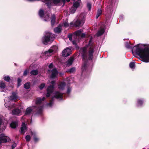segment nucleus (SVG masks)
Returning a JSON list of instances; mask_svg holds the SVG:
<instances>
[{
    "instance_id": "52",
    "label": "nucleus",
    "mask_w": 149,
    "mask_h": 149,
    "mask_svg": "<svg viewBox=\"0 0 149 149\" xmlns=\"http://www.w3.org/2000/svg\"><path fill=\"white\" fill-rule=\"evenodd\" d=\"M63 74H62L60 73V75H62Z\"/></svg>"
},
{
    "instance_id": "17",
    "label": "nucleus",
    "mask_w": 149,
    "mask_h": 149,
    "mask_svg": "<svg viewBox=\"0 0 149 149\" xmlns=\"http://www.w3.org/2000/svg\"><path fill=\"white\" fill-rule=\"evenodd\" d=\"M21 112V110L16 109H13L12 111V114L13 115H18Z\"/></svg>"
},
{
    "instance_id": "26",
    "label": "nucleus",
    "mask_w": 149,
    "mask_h": 149,
    "mask_svg": "<svg viewBox=\"0 0 149 149\" xmlns=\"http://www.w3.org/2000/svg\"><path fill=\"white\" fill-rule=\"evenodd\" d=\"M82 32V31L81 30H79L76 32L74 33V34L77 36H79L81 35Z\"/></svg>"
},
{
    "instance_id": "16",
    "label": "nucleus",
    "mask_w": 149,
    "mask_h": 149,
    "mask_svg": "<svg viewBox=\"0 0 149 149\" xmlns=\"http://www.w3.org/2000/svg\"><path fill=\"white\" fill-rule=\"evenodd\" d=\"M74 60L73 57H71L65 63V64L67 66H70L72 64Z\"/></svg>"
},
{
    "instance_id": "1",
    "label": "nucleus",
    "mask_w": 149,
    "mask_h": 149,
    "mask_svg": "<svg viewBox=\"0 0 149 149\" xmlns=\"http://www.w3.org/2000/svg\"><path fill=\"white\" fill-rule=\"evenodd\" d=\"M91 41L90 40L87 46L81 49L80 50V52L81 53L82 58L84 61V63L82 66V70L83 71L86 70V68L87 60H91L93 58L94 45L90 44Z\"/></svg>"
},
{
    "instance_id": "49",
    "label": "nucleus",
    "mask_w": 149,
    "mask_h": 149,
    "mask_svg": "<svg viewBox=\"0 0 149 149\" xmlns=\"http://www.w3.org/2000/svg\"><path fill=\"white\" fill-rule=\"evenodd\" d=\"M75 10H71V11L70 12L71 14H72L73 13H75Z\"/></svg>"
},
{
    "instance_id": "13",
    "label": "nucleus",
    "mask_w": 149,
    "mask_h": 149,
    "mask_svg": "<svg viewBox=\"0 0 149 149\" xmlns=\"http://www.w3.org/2000/svg\"><path fill=\"white\" fill-rule=\"evenodd\" d=\"M9 140V138L3 134L0 135V144L2 143H6Z\"/></svg>"
},
{
    "instance_id": "27",
    "label": "nucleus",
    "mask_w": 149,
    "mask_h": 149,
    "mask_svg": "<svg viewBox=\"0 0 149 149\" xmlns=\"http://www.w3.org/2000/svg\"><path fill=\"white\" fill-rule=\"evenodd\" d=\"M30 83L29 82L26 83L24 84V88L26 89H29L30 87Z\"/></svg>"
},
{
    "instance_id": "47",
    "label": "nucleus",
    "mask_w": 149,
    "mask_h": 149,
    "mask_svg": "<svg viewBox=\"0 0 149 149\" xmlns=\"http://www.w3.org/2000/svg\"><path fill=\"white\" fill-rule=\"evenodd\" d=\"M81 38H84L85 37V33H83L82 34H81Z\"/></svg>"
},
{
    "instance_id": "46",
    "label": "nucleus",
    "mask_w": 149,
    "mask_h": 149,
    "mask_svg": "<svg viewBox=\"0 0 149 149\" xmlns=\"http://www.w3.org/2000/svg\"><path fill=\"white\" fill-rule=\"evenodd\" d=\"M3 117L1 115L0 116V125L2 123V120Z\"/></svg>"
},
{
    "instance_id": "43",
    "label": "nucleus",
    "mask_w": 149,
    "mask_h": 149,
    "mask_svg": "<svg viewBox=\"0 0 149 149\" xmlns=\"http://www.w3.org/2000/svg\"><path fill=\"white\" fill-rule=\"evenodd\" d=\"M8 123V121H6V123H5L4 124V126L3 127L2 129L3 130H4L6 128V125L7 123Z\"/></svg>"
},
{
    "instance_id": "42",
    "label": "nucleus",
    "mask_w": 149,
    "mask_h": 149,
    "mask_svg": "<svg viewBox=\"0 0 149 149\" xmlns=\"http://www.w3.org/2000/svg\"><path fill=\"white\" fill-rule=\"evenodd\" d=\"M53 65L52 63H50L49 66V70H50V69L52 70V68H53Z\"/></svg>"
},
{
    "instance_id": "18",
    "label": "nucleus",
    "mask_w": 149,
    "mask_h": 149,
    "mask_svg": "<svg viewBox=\"0 0 149 149\" xmlns=\"http://www.w3.org/2000/svg\"><path fill=\"white\" fill-rule=\"evenodd\" d=\"M105 29L104 28L101 27L100 30L97 33V35L99 36L102 35L104 32Z\"/></svg>"
},
{
    "instance_id": "39",
    "label": "nucleus",
    "mask_w": 149,
    "mask_h": 149,
    "mask_svg": "<svg viewBox=\"0 0 149 149\" xmlns=\"http://www.w3.org/2000/svg\"><path fill=\"white\" fill-rule=\"evenodd\" d=\"M45 84H42L39 86V88L40 90H42L45 86Z\"/></svg>"
},
{
    "instance_id": "15",
    "label": "nucleus",
    "mask_w": 149,
    "mask_h": 149,
    "mask_svg": "<svg viewBox=\"0 0 149 149\" xmlns=\"http://www.w3.org/2000/svg\"><path fill=\"white\" fill-rule=\"evenodd\" d=\"M27 130V127L26 124L24 123H22V126L21 127V133L24 134L25 132Z\"/></svg>"
},
{
    "instance_id": "4",
    "label": "nucleus",
    "mask_w": 149,
    "mask_h": 149,
    "mask_svg": "<svg viewBox=\"0 0 149 149\" xmlns=\"http://www.w3.org/2000/svg\"><path fill=\"white\" fill-rule=\"evenodd\" d=\"M86 14L85 13L81 14L78 17L76 21L74 20V22H71L70 23V26H74L76 27L81 26L84 23L85 18Z\"/></svg>"
},
{
    "instance_id": "21",
    "label": "nucleus",
    "mask_w": 149,
    "mask_h": 149,
    "mask_svg": "<svg viewBox=\"0 0 149 149\" xmlns=\"http://www.w3.org/2000/svg\"><path fill=\"white\" fill-rule=\"evenodd\" d=\"M18 125V122L17 121L12 122L10 124V127L13 128H16Z\"/></svg>"
},
{
    "instance_id": "31",
    "label": "nucleus",
    "mask_w": 149,
    "mask_h": 149,
    "mask_svg": "<svg viewBox=\"0 0 149 149\" xmlns=\"http://www.w3.org/2000/svg\"><path fill=\"white\" fill-rule=\"evenodd\" d=\"M130 67L131 68H135V64L134 62H131L129 64Z\"/></svg>"
},
{
    "instance_id": "11",
    "label": "nucleus",
    "mask_w": 149,
    "mask_h": 149,
    "mask_svg": "<svg viewBox=\"0 0 149 149\" xmlns=\"http://www.w3.org/2000/svg\"><path fill=\"white\" fill-rule=\"evenodd\" d=\"M55 83V82L54 81H52L51 82L52 85L48 87L47 90V93L46 95V96L47 97H49L50 94L53 92Z\"/></svg>"
},
{
    "instance_id": "9",
    "label": "nucleus",
    "mask_w": 149,
    "mask_h": 149,
    "mask_svg": "<svg viewBox=\"0 0 149 149\" xmlns=\"http://www.w3.org/2000/svg\"><path fill=\"white\" fill-rule=\"evenodd\" d=\"M63 94L61 93L58 91H57L54 93V97H53L52 99L50 100V102L47 103V106L48 107H51L53 104L54 98L55 97L57 99L59 100H61L63 98Z\"/></svg>"
},
{
    "instance_id": "28",
    "label": "nucleus",
    "mask_w": 149,
    "mask_h": 149,
    "mask_svg": "<svg viewBox=\"0 0 149 149\" xmlns=\"http://www.w3.org/2000/svg\"><path fill=\"white\" fill-rule=\"evenodd\" d=\"M102 13V10H98L96 16V18L97 19Z\"/></svg>"
},
{
    "instance_id": "33",
    "label": "nucleus",
    "mask_w": 149,
    "mask_h": 149,
    "mask_svg": "<svg viewBox=\"0 0 149 149\" xmlns=\"http://www.w3.org/2000/svg\"><path fill=\"white\" fill-rule=\"evenodd\" d=\"M126 47L128 49H131L132 48V46L128 42H126L125 44Z\"/></svg>"
},
{
    "instance_id": "3",
    "label": "nucleus",
    "mask_w": 149,
    "mask_h": 149,
    "mask_svg": "<svg viewBox=\"0 0 149 149\" xmlns=\"http://www.w3.org/2000/svg\"><path fill=\"white\" fill-rule=\"evenodd\" d=\"M45 99V97L42 98H37L36 100V106H33L32 107H29L26 109L25 114L26 115H30L33 113V111H35L36 112L37 114H42L44 105L42 104V102Z\"/></svg>"
},
{
    "instance_id": "23",
    "label": "nucleus",
    "mask_w": 149,
    "mask_h": 149,
    "mask_svg": "<svg viewBox=\"0 0 149 149\" xmlns=\"http://www.w3.org/2000/svg\"><path fill=\"white\" fill-rule=\"evenodd\" d=\"M81 3V0H78L77 1L74 3L73 6L75 8H77L79 6Z\"/></svg>"
},
{
    "instance_id": "37",
    "label": "nucleus",
    "mask_w": 149,
    "mask_h": 149,
    "mask_svg": "<svg viewBox=\"0 0 149 149\" xmlns=\"http://www.w3.org/2000/svg\"><path fill=\"white\" fill-rule=\"evenodd\" d=\"M25 139L27 141H29L31 139V137L29 135H27L26 136Z\"/></svg>"
},
{
    "instance_id": "36",
    "label": "nucleus",
    "mask_w": 149,
    "mask_h": 149,
    "mask_svg": "<svg viewBox=\"0 0 149 149\" xmlns=\"http://www.w3.org/2000/svg\"><path fill=\"white\" fill-rule=\"evenodd\" d=\"M22 80L20 78H18L17 79V87L21 85Z\"/></svg>"
},
{
    "instance_id": "32",
    "label": "nucleus",
    "mask_w": 149,
    "mask_h": 149,
    "mask_svg": "<svg viewBox=\"0 0 149 149\" xmlns=\"http://www.w3.org/2000/svg\"><path fill=\"white\" fill-rule=\"evenodd\" d=\"M3 79H4L7 81V82H8L10 81V77L9 76H5L4 78H3Z\"/></svg>"
},
{
    "instance_id": "38",
    "label": "nucleus",
    "mask_w": 149,
    "mask_h": 149,
    "mask_svg": "<svg viewBox=\"0 0 149 149\" xmlns=\"http://www.w3.org/2000/svg\"><path fill=\"white\" fill-rule=\"evenodd\" d=\"M87 6L88 9H91V4L90 3L88 2L87 3Z\"/></svg>"
},
{
    "instance_id": "6",
    "label": "nucleus",
    "mask_w": 149,
    "mask_h": 149,
    "mask_svg": "<svg viewBox=\"0 0 149 149\" xmlns=\"http://www.w3.org/2000/svg\"><path fill=\"white\" fill-rule=\"evenodd\" d=\"M57 49L58 47L57 46L55 45L52 46L48 50L42 54L41 56L42 58L44 59H47L52 54L56 52Z\"/></svg>"
},
{
    "instance_id": "20",
    "label": "nucleus",
    "mask_w": 149,
    "mask_h": 149,
    "mask_svg": "<svg viewBox=\"0 0 149 149\" xmlns=\"http://www.w3.org/2000/svg\"><path fill=\"white\" fill-rule=\"evenodd\" d=\"M66 86V84L63 82H61L58 85V88L61 90H63Z\"/></svg>"
},
{
    "instance_id": "24",
    "label": "nucleus",
    "mask_w": 149,
    "mask_h": 149,
    "mask_svg": "<svg viewBox=\"0 0 149 149\" xmlns=\"http://www.w3.org/2000/svg\"><path fill=\"white\" fill-rule=\"evenodd\" d=\"M56 17L53 14L52 16L51 22L52 26H53L55 22Z\"/></svg>"
},
{
    "instance_id": "10",
    "label": "nucleus",
    "mask_w": 149,
    "mask_h": 149,
    "mask_svg": "<svg viewBox=\"0 0 149 149\" xmlns=\"http://www.w3.org/2000/svg\"><path fill=\"white\" fill-rule=\"evenodd\" d=\"M42 1L45 3L49 8L52 6V3L55 5H60L62 2L61 0H42Z\"/></svg>"
},
{
    "instance_id": "12",
    "label": "nucleus",
    "mask_w": 149,
    "mask_h": 149,
    "mask_svg": "<svg viewBox=\"0 0 149 149\" xmlns=\"http://www.w3.org/2000/svg\"><path fill=\"white\" fill-rule=\"evenodd\" d=\"M48 71L51 74L50 77L52 79L56 78L58 73V72L56 68H52V70H48Z\"/></svg>"
},
{
    "instance_id": "48",
    "label": "nucleus",
    "mask_w": 149,
    "mask_h": 149,
    "mask_svg": "<svg viewBox=\"0 0 149 149\" xmlns=\"http://www.w3.org/2000/svg\"><path fill=\"white\" fill-rule=\"evenodd\" d=\"M34 141H35L36 142H37L38 140V138L36 137H34Z\"/></svg>"
},
{
    "instance_id": "41",
    "label": "nucleus",
    "mask_w": 149,
    "mask_h": 149,
    "mask_svg": "<svg viewBox=\"0 0 149 149\" xmlns=\"http://www.w3.org/2000/svg\"><path fill=\"white\" fill-rule=\"evenodd\" d=\"M113 8H114L113 7L112 4L110 5L109 6H107V9Z\"/></svg>"
},
{
    "instance_id": "8",
    "label": "nucleus",
    "mask_w": 149,
    "mask_h": 149,
    "mask_svg": "<svg viewBox=\"0 0 149 149\" xmlns=\"http://www.w3.org/2000/svg\"><path fill=\"white\" fill-rule=\"evenodd\" d=\"M45 10H40L39 12V15L41 18L44 19L45 21H47L49 19L51 12L50 10L44 11Z\"/></svg>"
},
{
    "instance_id": "51",
    "label": "nucleus",
    "mask_w": 149,
    "mask_h": 149,
    "mask_svg": "<svg viewBox=\"0 0 149 149\" xmlns=\"http://www.w3.org/2000/svg\"><path fill=\"white\" fill-rule=\"evenodd\" d=\"M66 1L68 2H69L70 1V0H66Z\"/></svg>"
},
{
    "instance_id": "5",
    "label": "nucleus",
    "mask_w": 149,
    "mask_h": 149,
    "mask_svg": "<svg viewBox=\"0 0 149 149\" xmlns=\"http://www.w3.org/2000/svg\"><path fill=\"white\" fill-rule=\"evenodd\" d=\"M8 100H10L9 101L6 102L7 98L5 99V105L6 107L8 108L9 110H10L12 108L16 107V105L13 104H11L10 101L16 100L17 98V96L16 93L13 92L12 93V95L10 97H8Z\"/></svg>"
},
{
    "instance_id": "29",
    "label": "nucleus",
    "mask_w": 149,
    "mask_h": 149,
    "mask_svg": "<svg viewBox=\"0 0 149 149\" xmlns=\"http://www.w3.org/2000/svg\"><path fill=\"white\" fill-rule=\"evenodd\" d=\"M143 103V101L140 100H139L137 101V106H141Z\"/></svg>"
},
{
    "instance_id": "50",
    "label": "nucleus",
    "mask_w": 149,
    "mask_h": 149,
    "mask_svg": "<svg viewBox=\"0 0 149 149\" xmlns=\"http://www.w3.org/2000/svg\"><path fill=\"white\" fill-rule=\"evenodd\" d=\"M72 43L74 45H76V42L74 40H73L72 42Z\"/></svg>"
},
{
    "instance_id": "7",
    "label": "nucleus",
    "mask_w": 149,
    "mask_h": 149,
    "mask_svg": "<svg viewBox=\"0 0 149 149\" xmlns=\"http://www.w3.org/2000/svg\"><path fill=\"white\" fill-rule=\"evenodd\" d=\"M54 36L55 35L52 34V33L49 32L47 33L42 38V43L45 45H47L50 41H52L54 40Z\"/></svg>"
},
{
    "instance_id": "34",
    "label": "nucleus",
    "mask_w": 149,
    "mask_h": 149,
    "mask_svg": "<svg viewBox=\"0 0 149 149\" xmlns=\"http://www.w3.org/2000/svg\"><path fill=\"white\" fill-rule=\"evenodd\" d=\"M71 90V88L70 86H68L67 90V93L69 95L70 93Z\"/></svg>"
},
{
    "instance_id": "22",
    "label": "nucleus",
    "mask_w": 149,
    "mask_h": 149,
    "mask_svg": "<svg viewBox=\"0 0 149 149\" xmlns=\"http://www.w3.org/2000/svg\"><path fill=\"white\" fill-rule=\"evenodd\" d=\"M6 87V85L3 81L0 82V91H3Z\"/></svg>"
},
{
    "instance_id": "2",
    "label": "nucleus",
    "mask_w": 149,
    "mask_h": 149,
    "mask_svg": "<svg viewBox=\"0 0 149 149\" xmlns=\"http://www.w3.org/2000/svg\"><path fill=\"white\" fill-rule=\"evenodd\" d=\"M135 53L142 59L143 62H149V45L138 44L134 47Z\"/></svg>"
},
{
    "instance_id": "35",
    "label": "nucleus",
    "mask_w": 149,
    "mask_h": 149,
    "mask_svg": "<svg viewBox=\"0 0 149 149\" xmlns=\"http://www.w3.org/2000/svg\"><path fill=\"white\" fill-rule=\"evenodd\" d=\"M75 68L73 67L68 70V71L70 73H72L75 71Z\"/></svg>"
},
{
    "instance_id": "19",
    "label": "nucleus",
    "mask_w": 149,
    "mask_h": 149,
    "mask_svg": "<svg viewBox=\"0 0 149 149\" xmlns=\"http://www.w3.org/2000/svg\"><path fill=\"white\" fill-rule=\"evenodd\" d=\"M61 29L62 25L60 24L57 27L54 29V31L55 33H58L61 32Z\"/></svg>"
},
{
    "instance_id": "40",
    "label": "nucleus",
    "mask_w": 149,
    "mask_h": 149,
    "mask_svg": "<svg viewBox=\"0 0 149 149\" xmlns=\"http://www.w3.org/2000/svg\"><path fill=\"white\" fill-rule=\"evenodd\" d=\"M73 35H72V34H70L68 35V38H69L70 41H72V38L73 37Z\"/></svg>"
},
{
    "instance_id": "25",
    "label": "nucleus",
    "mask_w": 149,
    "mask_h": 149,
    "mask_svg": "<svg viewBox=\"0 0 149 149\" xmlns=\"http://www.w3.org/2000/svg\"><path fill=\"white\" fill-rule=\"evenodd\" d=\"M38 70H33L31 71L30 73L31 75H36L38 74Z\"/></svg>"
},
{
    "instance_id": "30",
    "label": "nucleus",
    "mask_w": 149,
    "mask_h": 149,
    "mask_svg": "<svg viewBox=\"0 0 149 149\" xmlns=\"http://www.w3.org/2000/svg\"><path fill=\"white\" fill-rule=\"evenodd\" d=\"M68 20L66 19L63 25L65 27H68L69 26V24L68 23Z\"/></svg>"
},
{
    "instance_id": "14",
    "label": "nucleus",
    "mask_w": 149,
    "mask_h": 149,
    "mask_svg": "<svg viewBox=\"0 0 149 149\" xmlns=\"http://www.w3.org/2000/svg\"><path fill=\"white\" fill-rule=\"evenodd\" d=\"M71 48L70 47L67 48L62 52V55L64 57H67L71 53Z\"/></svg>"
},
{
    "instance_id": "45",
    "label": "nucleus",
    "mask_w": 149,
    "mask_h": 149,
    "mask_svg": "<svg viewBox=\"0 0 149 149\" xmlns=\"http://www.w3.org/2000/svg\"><path fill=\"white\" fill-rule=\"evenodd\" d=\"M17 146V144L16 143H13L12 145V149H13L14 148H15Z\"/></svg>"
},
{
    "instance_id": "44",
    "label": "nucleus",
    "mask_w": 149,
    "mask_h": 149,
    "mask_svg": "<svg viewBox=\"0 0 149 149\" xmlns=\"http://www.w3.org/2000/svg\"><path fill=\"white\" fill-rule=\"evenodd\" d=\"M29 70H25L24 73V75H26L29 72Z\"/></svg>"
}]
</instances>
